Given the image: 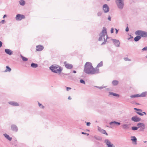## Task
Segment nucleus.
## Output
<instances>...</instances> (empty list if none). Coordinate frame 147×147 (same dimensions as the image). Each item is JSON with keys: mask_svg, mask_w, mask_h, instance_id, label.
<instances>
[{"mask_svg": "<svg viewBox=\"0 0 147 147\" xmlns=\"http://www.w3.org/2000/svg\"><path fill=\"white\" fill-rule=\"evenodd\" d=\"M52 71L55 73L60 74L62 70L61 67L57 65H53L50 67Z\"/></svg>", "mask_w": 147, "mask_h": 147, "instance_id": "obj_3", "label": "nucleus"}, {"mask_svg": "<svg viewBox=\"0 0 147 147\" xmlns=\"http://www.w3.org/2000/svg\"><path fill=\"white\" fill-rule=\"evenodd\" d=\"M3 135L9 141H11L12 139V138L10 137L6 133L4 134Z\"/></svg>", "mask_w": 147, "mask_h": 147, "instance_id": "obj_20", "label": "nucleus"}, {"mask_svg": "<svg viewBox=\"0 0 147 147\" xmlns=\"http://www.w3.org/2000/svg\"><path fill=\"white\" fill-rule=\"evenodd\" d=\"M111 40L113 41L114 45L117 47H119L120 46V42L118 40L116 39H112Z\"/></svg>", "mask_w": 147, "mask_h": 147, "instance_id": "obj_9", "label": "nucleus"}, {"mask_svg": "<svg viewBox=\"0 0 147 147\" xmlns=\"http://www.w3.org/2000/svg\"><path fill=\"white\" fill-rule=\"evenodd\" d=\"M144 143H145L146 142H147V141H144Z\"/></svg>", "mask_w": 147, "mask_h": 147, "instance_id": "obj_55", "label": "nucleus"}, {"mask_svg": "<svg viewBox=\"0 0 147 147\" xmlns=\"http://www.w3.org/2000/svg\"><path fill=\"white\" fill-rule=\"evenodd\" d=\"M38 104L39 106V107L40 108H42V109H43V108H44V106H43V105H42V104H40V103H39V102H38Z\"/></svg>", "mask_w": 147, "mask_h": 147, "instance_id": "obj_36", "label": "nucleus"}, {"mask_svg": "<svg viewBox=\"0 0 147 147\" xmlns=\"http://www.w3.org/2000/svg\"><path fill=\"white\" fill-rule=\"evenodd\" d=\"M112 84L114 86H116L118 84V81L117 80H113L112 82Z\"/></svg>", "mask_w": 147, "mask_h": 147, "instance_id": "obj_27", "label": "nucleus"}, {"mask_svg": "<svg viewBox=\"0 0 147 147\" xmlns=\"http://www.w3.org/2000/svg\"><path fill=\"white\" fill-rule=\"evenodd\" d=\"M71 88L66 87V90L67 91H68L69 90H71Z\"/></svg>", "mask_w": 147, "mask_h": 147, "instance_id": "obj_42", "label": "nucleus"}, {"mask_svg": "<svg viewBox=\"0 0 147 147\" xmlns=\"http://www.w3.org/2000/svg\"><path fill=\"white\" fill-rule=\"evenodd\" d=\"M8 103L13 106H18L19 105L18 103L15 101H10L8 102Z\"/></svg>", "mask_w": 147, "mask_h": 147, "instance_id": "obj_16", "label": "nucleus"}, {"mask_svg": "<svg viewBox=\"0 0 147 147\" xmlns=\"http://www.w3.org/2000/svg\"><path fill=\"white\" fill-rule=\"evenodd\" d=\"M144 124L143 123H139L137 124V127L138 128H140L142 125H144Z\"/></svg>", "mask_w": 147, "mask_h": 147, "instance_id": "obj_28", "label": "nucleus"}, {"mask_svg": "<svg viewBox=\"0 0 147 147\" xmlns=\"http://www.w3.org/2000/svg\"><path fill=\"white\" fill-rule=\"evenodd\" d=\"M71 98L70 96H69L68 97V99H69V100H71Z\"/></svg>", "mask_w": 147, "mask_h": 147, "instance_id": "obj_52", "label": "nucleus"}, {"mask_svg": "<svg viewBox=\"0 0 147 147\" xmlns=\"http://www.w3.org/2000/svg\"><path fill=\"white\" fill-rule=\"evenodd\" d=\"M140 128V131H144V129L145 128V125L144 124V125L142 126Z\"/></svg>", "mask_w": 147, "mask_h": 147, "instance_id": "obj_31", "label": "nucleus"}, {"mask_svg": "<svg viewBox=\"0 0 147 147\" xmlns=\"http://www.w3.org/2000/svg\"><path fill=\"white\" fill-rule=\"evenodd\" d=\"M5 51L7 54L11 55L13 54V52L11 50L7 49H5Z\"/></svg>", "mask_w": 147, "mask_h": 147, "instance_id": "obj_17", "label": "nucleus"}, {"mask_svg": "<svg viewBox=\"0 0 147 147\" xmlns=\"http://www.w3.org/2000/svg\"><path fill=\"white\" fill-rule=\"evenodd\" d=\"M122 128L124 129H128L129 128V125L127 124H124L121 125Z\"/></svg>", "mask_w": 147, "mask_h": 147, "instance_id": "obj_19", "label": "nucleus"}, {"mask_svg": "<svg viewBox=\"0 0 147 147\" xmlns=\"http://www.w3.org/2000/svg\"><path fill=\"white\" fill-rule=\"evenodd\" d=\"M104 142L107 145V147H115V146L108 139H105L104 141Z\"/></svg>", "mask_w": 147, "mask_h": 147, "instance_id": "obj_7", "label": "nucleus"}, {"mask_svg": "<svg viewBox=\"0 0 147 147\" xmlns=\"http://www.w3.org/2000/svg\"><path fill=\"white\" fill-rule=\"evenodd\" d=\"M138 129V127H137L134 126V127H131L132 129L134 131L136 130H137Z\"/></svg>", "mask_w": 147, "mask_h": 147, "instance_id": "obj_34", "label": "nucleus"}, {"mask_svg": "<svg viewBox=\"0 0 147 147\" xmlns=\"http://www.w3.org/2000/svg\"><path fill=\"white\" fill-rule=\"evenodd\" d=\"M109 95H113V96H118V97L119 96V94H116V93H113V92H109Z\"/></svg>", "mask_w": 147, "mask_h": 147, "instance_id": "obj_23", "label": "nucleus"}, {"mask_svg": "<svg viewBox=\"0 0 147 147\" xmlns=\"http://www.w3.org/2000/svg\"><path fill=\"white\" fill-rule=\"evenodd\" d=\"M147 94V92H142L141 94H137L135 95H132L130 96L131 98H134L136 97H145Z\"/></svg>", "mask_w": 147, "mask_h": 147, "instance_id": "obj_6", "label": "nucleus"}, {"mask_svg": "<svg viewBox=\"0 0 147 147\" xmlns=\"http://www.w3.org/2000/svg\"><path fill=\"white\" fill-rule=\"evenodd\" d=\"M109 124L111 125V127H109L110 128H112L115 125H119L121 124L120 122H117L116 121H112L109 123Z\"/></svg>", "mask_w": 147, "mask_h": 147, "instance_id": "obj_10", "label": "nucleus"}, {"mask_svg": "<svg viewBox=\"0 0 147 147\" xmlns=\"http://www.w3.org/2000/svg\"><path fill=\"white\" fill-rule=\"evenodd\" d=\"M103 65V62L102 61H101L100 62V63H99L97 65V67H101Z\"/></svg>", "mask_w": 147, "mask_h": 147, "instance_id": "obj_32", "label": "nucleus"}, {"mask_svg": "<svg viewBox=\"0 0 147 147\" xmlns=\"http://www.w3.org/2000/svg\"><path fill=\"white\" fill-rule=\"evenodd\" d=\"M147 50V47H145L142 49V51L143 52L144 51H146Z\"/></svg>", "mask_w": 147, "mask_h": 147, "instance_id": "obj_37", "label": "nucleus"}, {"mask_svg": "<svg viewBox=\"0 0 147 147\" xmlns=\"http://www.w3.org/2000/svg\"><path fill=\"white\" fill-rule=\"evenodd\" d=\"M136 35H140L142 37H147V32L145 31L141 30H138L135 32Z\"/></svg>", "mask_w": 147, "mask_h": 147, "instance_id": "obj_5", "label": "nucleus"}, {"mask_svg": "<svg viewBox=\"0 0 147 147\" xmlns=\"http://www.w3.org/2000/svg\"><path fill=\"white\" fill-rule=\"evenodd\" d=\"M103 9L105 13H106L108 12L109 10V8L108 6L106 4H105L103 6Z\"/></svg>", "mask_w": 147, "mask_h": 147, "instance_id": "obj_11", "label": "nucleus"}, {"mask_svg": "<svg viewBox=\"0 0 147 147\" xmlns=\"http://www.w3.org/2000/svg\"><path fill=\"white\" fill-rule=\"evenodd\" d=\"M73 72L74 73H76V71L74 70L73 71Z\"/></svg>", "mask_w": 147, "mask_h": 147, "instance_id": "obj_53", "label": "nucleus"}, {"mask_svg": "<svg viewBox=\"0 0 147 147\" xmlns=\"http://www.w3.org/2000/svg\"><path fill=\"white\" fill-rule=\"evenodd\" d=\"M80 82L81 83L83 84H85V82L84 80H82V79L80 80Z\"/></svg>", "mask_w": 147, "mask_h": 147, "instance_id": "obj_38", "label": "nucleus"}, {"mask_svg": "<svg viewBox=\"0 0 147 147\" xmlns=\"http://www.w3.org/2000/svg\"><path fill=\"white\" fill-rule=\"evenodd\" d=\"M6 69L5 71V72L10 71L11 70V69L8 66L6 67Z\"/></svg>", "mask_w": 147, "mask_h": 147, "instance_id": "obj_30", "label": "nucleus"}, {"mask_svg": "<svg viewBox=\"0 0 147 147\" xmlns=\"http://www.w3.org/2000/svg\"><path fill=\"white\" fill-rule=\"evenodd\" d=\"M124 60L125 61H131V59H128V58L127 57H126V58H124Z\"/></svg>", "mask_w": 147, "mask_h": 147, "instance_id": "obj_40", "label": "nucleus"}, {"mask_svg": "<svg viewBox=\"0 0 147 147\" xmlns=\"http://www.w3.org/2000/svg\"><path fill=\"white\" fill-rule=\"evenodd\" d=\"M131 120L134 122H139L141 121V119L136 116L132 117Z\"/></svg>", "mask_w": 147, "mask_h": 147, "instance_id": "obj_12", "label": "nucleus"}, {"mask_svg": "<svg viewBox=\"0 0 147 147\" xmlns=\"http://www.w3.org/2000/svg\"><path fill=\"white\" fill-rule=\"evenodd\" d=\"M125 30V31L127 32L129 31V28L127 26L126 27Z\"/></svg>", "mask_w": 147, "mask_h": 147, "instance_id": "obj_44", "label": "nucleus"}, {"mask_svg": "<svg viewBox=\"0 0 147 147\" xmlns=\"http://www.w3.org/2000/svg\"><path fill=\"white\" fill-rule=\"evenodd\" d=\"M20 57L22 59V60L24 61H26L28 60V59L27 58L23 56L22 55H20Z\"/></svg>", "mask_w": 147, "mask_h": 147, "instance_id": "obj_25", "label": "nucleus"}, {"mask_svg": "<svg viewBox=\"0 0 147 147\" xmlns=\"http://www.w3.org/2000/svg\"><path fill=\"white\" fill-rule=\"evenodd\" d=\"M90 122H87L86 123V125L88 126H89L90 125Z\"/></svg>", "mask_w": 147, "mask_h": 147, "instance_id": "obj_46", "label": "nucleus"}, {"mask_svg": "<svg viewBox=\"0 0 147 147\" xmlns=\"http://www.w3.org/2000/svg\"><path fill=\"white\" fill-rule=\"evenodd\" d=\"M2 45V42L0 41V47H1Z\"/></svg>", "mask_w": 147, "mask_h": 147, "instance_id": "obj_48", "label": "nucleus"}, {"mask_svg": "<svg viewBox=\"0 0 147 147\" xmlns=\"http://www.w3.org/2000/svg\"><path fill=\"white\" fill-rule=\"evenodd\" d=\"M136 113L139 115L140 116H143L144 115V114L143 113H141L140 112H136Z\"/></svg>", "mask_w": 147, "mask_h": 147, "instance_id": "obj_41", "label": "nucleus"}, {"mask_svg": "<svg viewBox=\"0 0 147 147\" xmlns=\"http://www.w3.org/2000/svg\"><path fill=\"white\" fill-rule=\"evenodd\" d=\"M94 138L96 140H101L102 138L101 137L99 136H94Z\"/></svg>", "mask_w": 147, "mask_h": 147, "instance_id": "obj_26", "label": "nucleus"}, {"mask_svg": "<svg viewBox=\"0 0 147 147\" xmlns=\"http://www.w3.org/2000/svg\"><path fill=\"white\" fill-rule=\"evenodd\" d=\"M31 66L32 68H36L38 67V64L36 63H32L31 64Z\"/></svg>", "mask_w": 147, "mask_h": 147, "instance_id": "obj_24", "label": "nucleus"}, {"mask_svg": "<svg viewBox=\"0 0 147 147\" xmlns=\"http://www.w3.org/2000/svg\"><path fill=\"white\" fill-rule=\"evenodd\" d=\"M102 14V12L101 11L98 12L97 13V15L98 16H100Z\"/></svg>", "mask_w": 147, "mask_h": 147, "instance_id": "obj_39", "label": "nucleus"}, {"mask_svg": "<svg viewBox=\"0 0 147 147\" xmlns=\"http://www.w3.org/2000/svg\"><path fill=\"white\" fill-rule=\"evenodd\" d=\"M87 136H88L89 135V134H87Z\"/></svg>", "mask_w": 147, "mask_h": 147, "instance_id": "obj_56", "label": "nucleus"}, {"mask_svg": "<svg viewBox=\"0 0 147 147\" xmlns=\"http://www.w3.org/2000/svg\"><path fill=\"white\" fill-rule=\"evenodd\" d=\"M19 3L20 5L24 6L25 4V2L24 0H21L19 1Z\"/></svg>", "mask_w": 147, "mask_h": 147, "instance_id": "obj_29", "label": "nucleus"}, {"mask_svg": "<svg viewBox=\"0 0 147 147\" xmlns=\"http://www.w3.org/2000/svg\"><path fill=\"white\" fill-rule=\"evenodd\" d=\"M115 3L117 7L120 9H122L124 6V0H115Z\"/></svg>", "mask_w": 147, "mask_h": 147, "instance_id": "obj_4", "label": "nucleus"}, {"mask_svg": "<svg viewBox=\"0 0 147 147\" xmlns=\"http://www.w3.org/2000/svg\"><path fill=\"white\" fill-rule=\"evenodd\" d=\"M5 22V21L4 20H2L1 21V23L2 24H3L4 23V22Z\"/></svg>", "mask_w": 147, "mask_h": 147, "instance_id": "obj_49", "label": "nucleus"}, {"mask_svg": "<svg viewBox=\"0 0 147 147\" xmlns=\"http://www.w3.org/2000/svg\"><path fill=\"white\" fill-rule=\"evenodd\" d=\"M107 0V1H110V0Z\"/></svg>", "mask_w": 147, "mask_h": 147, "instance_id": "obj_58", "label": "nucleus"}, {"mask_svg": "<svg viewBox=\"0 0 147 147\" xmlns=\"http://www.w3.org/2000/svg\"><path fill=\"white\" fill-rule=\"evenodd\" d=\"M111 16H109L108 18V19L109 20V21H111Z\"/></svg>", "mask_w": 147, "mask_h": 147, "instance_id": "obj_45", "label": "nucleus"}, {"mask_svg": "<svg viewBox=\"0 0 147 147\" xmlns=\"http://www.w3.org/2000/svg\"><path fill=\"white\" fill-rule=\"evenodd\" d=\"M98 130L102 134H105L107 136H108V134L106 132V131L104 129H102L100 127H98Z\"/></svg>", "mask_w": 147, "mask_h": 147, "instance_id": "obj_14", "label": "nucleus"}, {"mask_svg": "<svg viewBox=\"0 0 147 147\" xmlns=\"http://www.w3.org/2000/svg\"><path fill=\"white\" fill-rule=\"evenodd\" d=\"M131 140H132L133 142H135L136 144H137V138L134 136H131Z\"/></svg>", "mask_w": 147, "mask_h": 147, "instance_id": "obj_21", "label": "nucleus"}, {"mask_svg": "<svg viewBox=\"0 0 147 147\" xmlns=\"http://www.w3.org/2000/svg\"><path fill=\"white\" fill-rule=\"evenodd\" d=\"M7 16L5 14L3 16V18H5V17H6Z\"/></svg>", "mask_w": 147, "mask_h": 147, "instance_id": "obj_51", "label": "nucleus"}, {"mask_svg": "<svg viewBox=\"0 0 147 147\" xmlns=\"http://www.w3.org/2000/svg\"><path fill=\"white\" fill-rule=\"evenodd\" d=\"M100 37L98 39L99 41L102 40L103 38L104 39V41L102 43L101 45L105 44L107 42V39L108 38L107 34V29L105 27H103L102 30L99 34Z\"/></svg>", "mask_w": 147, "mask_h": 147, "instance_id": "obj_2", "label": "nucleus"}, {"mask_svg": "<svg viewBox=\"0 0 147 147\" xmlns=\"http://www.w3.org/2000/svg\"><path fill=\"white\" fill-rule=\"evenodd\" d=\"M113 30H114V29L113 28H111V33H113Z\"/></svg>", "mask_w": 147, "mask_h": 147, "instance_id": "obj_43", "label": "nucleus"}, {"mask_svg": "<svg viewBox=\"0 0 147 147\" xmlns=\"http://www.w3.org/2000/svg\"><path fill=\"white\" fill-rule=\"evenodd\" d=\"M95 87L96 88H98L100 89H102L104 88H106L107 86H95Z\"/></svg>", "mask_w": 147, "mask_h": 147, "instance_id": "obj_33", "label": "nucleus"}, {"mask_svg": "<svg viewBox=\"0 0 147 147\" xmlns=\"http://www.w3.org/2000/svg\"><path fill=\"white\" fill-rule=\"evenodd\" d=\"M84 71L89 74H96L99 73V69L93 68L91 63L87 62L84 66Z\"/></svg>", "mask_w": 147, "mask_h": 147, "instance_id": "obj_1", "label": "nucleus"}, {"mask_svg": "<svg viewBox=\"0 0 147 147\" xmlns=\"http://www.w3.org/2000/svg\"><path fill=\"white\" fill-rule=\"evenodd\" d=\"M25 16L24 15L20 14H18L16 17V19L17 20H22L25 19Z\"/></svg>", "mask_w": 147, "mask_h": 147, "instance_id": "obj_8", "label": "nucleus"}, {"mask_svg": "<svg viewBox=\"0 0 147 147\" xmlns=\"http://www.w3.org/2000/svg\"><path fill=\"white\" fill-rule=\"evenodd\" d=\"M141 37L140 35H138L134 38V40L135 42L139 41L141 38Z\"/></svg>", "mask_w": 147, "mask_h": 147, "instance_id": "obj_22", "label": "nucleus"}, {"mask_svg": "<svg viewBox=\"0 0 147 147\" xmlns=\"http://www.w3.org/2000/svg\"><path fill=\"white\" fill-rule=\"evenodd\" d=\"M11 129L12 131L15 132H17L18 130V127L14 124L11 125Z\"/></svg>", "mask_w": 147, "mask_h": 147, "instance_id": "obj_13", "label": "nucleus"}, {"mask_svg": "<svg viewBox=\"0 0 147 147\" xmlns=\"http://www.w3.org/2000/svg\"><path fill=\"white\" fill-rule=\"evenodd\" d=\"M134 110L137 111H138L140 112H142V109H138L136 108H134Z\"/></svg>", "mask_w": 147, "mask_h": 147, "instance_id": "obj_35", "label": "nucleus"}, {"mask_svg": "<svg viewBox=\"0 0 147 147\" xmlns=\"http://www.w3.org/2000/svg\"><path fill=\"white\" fill-rule=\"evenodd\" d=\"M115 29L116 30V33L117 34L118 32V30H117L116 28H115Z\"/></svg>", "mask_w": 147, "mask_h": 147, "instance_id": "obj_47", "label": "nucleus"}, {"mask_svg": "<svg viewBox=\"0 0 147 147\" xmlns=\"http://www.w3.org/2000/svg\"><path fill=\"white\" fill-rule=\"evenodd\" d=\"M65 67L67 69H71L73 67V65L71 64L67 63L66 61L64 62Z\"/></svg>", "mask_w": 147, "mask_h": 147, "instance_id": "obj_15", "label": "nucleus"}, {"mask_svg": "<svg viewBox=\"0 0 147 147\" xmlns=\"http://www.w3.org/2000/svg\"><path fill=\"white\" fill-rule=\"evenodd\" d=\"M146 58H147V55L146 56Z\"/></svg>", "mask_w": 147, "mask_h": 147, "instance_id": "obj_57", "label": "nucleus"}, {"mask_svg": "<svg viewBox=\"0 0 147 147\" xmlns=\"http://www.w3.org/2000/svg\"><path fill=\"white\" fill-rule=\"evenodd\" d=\"M44 48L43 47L40 45L37 46L36 47V51H42Z\"/></svg>", "mask_w": 147, "mask_h": 147, "instance_id": "obj_18", "label": "nucleus"}, {"mask_svg": "<svg viewBox=\"0 0 147 147\" xmlns=\"http://www.w3.org/2000/svg\"><path fill=\"white\" fill-rule=\"evenodd\" d=\"M82 134H87V133H85V132H82Z\"/></svg>", "mask_w": 147, "mask_h": 147, "instance_id": "obj_50", "label": "nucleus"}, {"mask_svg": "<svg viewBox=\"0 0 147 147\" xmlns=\"http://www.w3.org/2000/svg\"><path fill=\"white\" fill-rule=\"evenodd\" d=\"M142 113H143V114H144L145 115H146V113L145 112H142Z\"/></svg>", "mask_w": 147, "mask_h": 147, "instance_id": "obj_54", "label": "nucleus"}, {"mask_svg": "<svg viewBox=\"0 0 147 147\" xmlns=\"http://www.w3.org/2000/svg\"><path fill=\"white\" fill-rule=\"evenodd\" d=\"M129 39H130V38H128V39L129 40Z\"/></svg>", "mask_w": 147, "mask_h": 147, "instance_id": "obj_59", "label": "nucleus"}]
</instances>
